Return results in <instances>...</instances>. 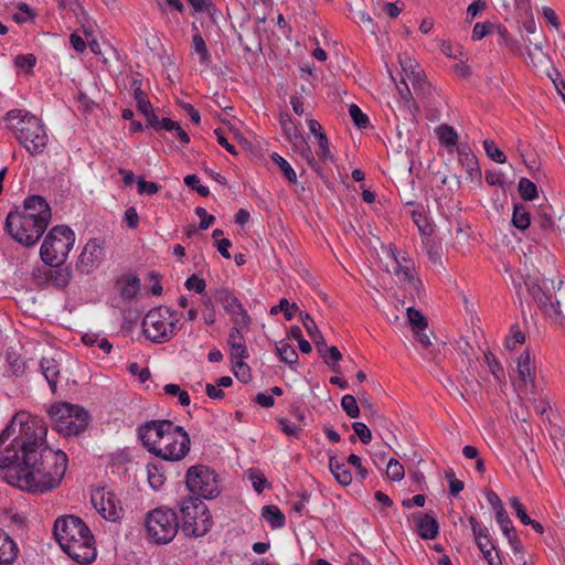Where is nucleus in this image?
<instances>
[{"mask_svg": "<svg viewBox=\"0 0 565 565\" xmlns=\"http://www.w3.org/2000/svg\"><path fill=\"white\" fill-rule=\"evenodd\" d=\"M42 418L18 412L0 434V469L7 483L31 493L49 492L61 483L67 456L45 445Z\"/></svg>", "mask_w": 565, "mask_h": 565, "instance_id": "obj_1", "label": "nucleus"}, {"mask_svg": "<svg viewBox=\"0 0 565 565\" xmlns=\"http://www.w3.org/2000/svg\"><path fill=\"white\" fill-rule=\"evenodd\" d=\"M53 533L61 548L75 562L90 564L96 557L94 536L84 521L65 515L54 522Z\"/></svg>", "mask_w": 565, "mask_h": 565, "instance_id": "obj_2", "label": "nucleus"}, {"mask_svg": "<svg viewBox=\"0 0 565 565\" xmlns=\"http://www.w3.org/2000/svg\"><path fill=\"white\" fill-rule=\"evenodd\" d=\"M8 128L31 156L40 154L47 146L49 136L42 121L34 115L12 109L6 114Z\"/></svg>", "mask_w": 565, "mask_h": 565, "instance_id": "obj_3", "label": "nucleus"}, {"mask_svg": "<svg viewBox=\"0 0 565 565\" xmlns=\"http://www.w3.org/2000/svg\"><path fill=\"white\" fill-rule=\"evenodd\" d=\"M145 526L149 541L163 545L175 537L180 530V521L173 509L158 507L146 514Z\"/></svg>", "mask_w": 565, "mask_h": 565, "instance_id": "obj_4", "label": "nucleus"}, {"mask_svg": "<svg viewBox=\"0 0 565 565\" xmlns=\"http://www.w3.org/2000/svg\"><path fill=\"white\" fill-rule=\"evenodd\" d=\"M54 428L64 436H78L89 425L90 416L82 406L66 402L56 403L49 409Z\"/></svg>", "mask_w": 565, "mask_h": 565, "instance_id": "obj_5", "label": "nucleus"}, {"mask_svg": "<svg viewBox=\"0 0 565 565\" xmlns=\"http://www.w3.org/2000/svg\"><path fill=\"white\" fill-rule=\"evenodd\" d=\"M178 323V313L168 307L160 306L147 312L142 320V331L150 341L164 343L177 333Z\"/></svg>", "mask_w": 565, "mask_h": 565, "instance_id": "obj_6", "label": "nucleus"}, {"mask_svg": "<svg viewBox=\"0 0 565 565\" xmlns=\"http://www.w3.org/2000/svg\"><path fill=\"white\" fill-rule=\"evenodd\" d=\"M181 531L188 537H201L212 527L213 521L206 504L199 498H188L180 502Z\"/></svg>", "mask_w": 565, "mask_h": 565, "instance_id": "obj_7", "label": "nucleus"}, {"mask_svg": "<svg viewBox=\"0 0 565 565\" xmlns=\"http://www.w3.org/2000/svg\"><path fill=\"white\" fill-rule=\"evenodd\" d=\"M74 243L75 234L68 226H54L46 234L42 243L40 249L42 260L47 265L64 262L73 248Z\"/></svg>", "mask_w": 565, "mask_h": 565, "instance_id": "obj_8", "label": "nucleus"}, {"mask_svg": "<svg viewBox=\"0 0 565 565\" xmlns=\"http://www.w3.org/2000/svg\"><path fill=\"white\" fill-rule=\"evenodd\" d=\"M185 484L192 495L200 500H211L220 494L218 476L211 468L196 465L188 469L185 475Z\"/></svg>", "mask_w": 565, "mask_h": 565, "instance_id": "obj_9", "label": "nucleus"}, {"mask_svg": "<svg viewBox=\"0 0 565 565\" xmlns=\"http://www.w3.org/2000/svg\"><path fill=\"white\" fill-rule=\"evenodd\" d=\"M49 225L45 223H38L26 221L20 216L19 207L10 211L7 215L4 230L18 243L25 247L34 246L44 234Z\"/></svg>", "mask_w": 565, "mask_h": 565, "instance_id": "obj_10", "label": "nucleus"}, {"mask_svg": "<svg viewBox=\"0 0 565 565\" xmlns=\"http://www.w3.org/2000/svg\"><path fill=\"white\" fill-rule=\"evenodd\" d=\"M190 446V436L185 429L170 422V428H166V435L154 456L168 461H180L189 454Z\"/></svg>", "mask_w": 565, "mask_h": 565, "instance_id": "obj_11", "label": "nucleus"}, {"mask_svg": "<svg viewBox=\"0 0 565 565\" xmlns=\"http://www.w3.org/2000/svg\"><path fill=\"white\" fill-rule=\"evenodd\" d=\"M216 302L222 305L225 312L231 317L233 324L241 327H249L252 318L244 308L241 300L228 289H217L214 294Z\"/></svg>", "mask_w": 565, "mask_h": 565, "instance_id": "obj_12", "label": "nucleus"}, {"mask_svg": "<svg viewBox=\"0 0 565 565\" xmlns=\"http://www.w3.org/2000/svg\"><path fill=\"white\" fill-rule=\"evenodd\" d=\"M393 258L395 262L394 273L399 281L408 284L412 297H420L423 285L416 276L413 262L405 256V253L402 252H397L396 254L393 253Z\"/></svg>", "mask_w": 565, "mask_h": 565, "instance_id": "obj_13", "label": "nucleus"}, {"mask_svg": "<svg viewBox=\"0 0 565 565\" xmlns=\"http://www.w3.org/2000/svg\"><path fill=\"white\" fill-rule=\"evenodd\" d=\"M170 422L167 419L149 420L138 427V436L150 454L154 455L157 451L166 435V428H170Z\"/></svg>", "mask_w": 565, "mask_h": 565, "instance_id": "obj_14", "label": "nucleus"}, {"mask_svg": "<svg viewBox=\"0 0 565 565\" xmlns=\"http://www.w3.org/2000/svg\"><path fill=\"white\" fill-rule=\"evenodd\" d=\"M92 504L108 521H117L121 518L122 508L116 494L111 491H95L92 494Z\"/></svg>", "mask_w": 565, "mask_h": 565, "instance_id": "obj_15", "label": "nucleus"}, {"mask_svg": "<svg viewBox=\"0 0 565 565\" xmlns=\"http://www.w3.org/2000/svg\"><path fill=\"white\" fill-rule=\"evenodd\" d=\"M20 216L26 221L45 223L49 225L52 213L49 203L40 195H31L24 200L22 210H19Z\"/></svg>", "mask_w": 565, "mask_h": 565, "instance_id": "obj_16", "label": "nucleus"}, {"mask_svg": "<svg viewBox=\"0 0 565 565\" xmlns=\"http://www.w3.org/2000/svg\"><path fill=\"white\" fill-rule=\"evenodd\" d=\"M103 256V247L99 239H89L84 246L77 262V268L88 274L98 264Z\"/></svg>", "mask_w": 565, "mask_h": 565, "instance_id": "obj_17", "label": "nucleus"}, {"mask_svg": "<svg viewBox=\"0 0 565 565\" xmlns=\"http://www.w3.org/2000/svg\"><path fill=\"white\" fill-rule=\"evenodd\" d=\"M249 327H241L234 324L230 330L228 344L232 348V356L236 360H244L248 356L247 348L244 343L243 330H247Z\"/></svg>", "mask_w": 565, "mask_h": 565, "instance_id": "obj_18", "label": "nucleus"}, {"mask_svg": "<svg viewBox=\"0 0 565 565\" xmlns=\"http://www.w3.org/2000/svg\"><path fill=\"white\" fill-rule=\"evenodd\" d=\"M19 555V547L11 536L0 529V565H11Z\"/></svg>", "mask_w": 565, "mask_h": 565, "instance_id": "obj_19", "label": "nucleus"}, {"mask_svg": "<svg viewBox=\"0 0 565 565\" xmlns=\"http://www.w3.org/2000/svg\"><path fill=\"white\" fill-rule=\"evenodd\" d=\"M45 276L46 279L57 288H64L70 284L72 270L68 265L62 263H54L50 265Z\"/></svg>", "mask_w": 565, "mask_h": 565, "instance_id": "obj_20", "label": "nucleus"}, {"mask_svg": "<svg viewBox=\"0 0 565 565\" xmlns=\"http://www.w3.org/2000/svg\"><path fill=\"white\" fill-rule=\"evenodd\" d=\"M40 370L45 377L53 394L57 390V381L61 374V365L54 358L43 356L40 361Z\"/></svg>", "mask_w": 565, "mask_h": 565, "instance_id": "obj_21", "label": "nucleus"}, {"mask_svg": "<svg viewBox=\"0 0 565 565\" xmlns=\"http://www.w3.org/2000/svg\"><path fill=\"white\" fill-rule=\"evenodd\" d=\"M401 65L407 79L412 83L415 89L425 92L428 88V82L424 72L417 65H414L411 58L401 61Z\"/></svg>", "mask_w": 565, "mask_h": 565, "instance_id": "obj_22", "label": "nucleus"}, {"mask_svg": "<svg viewBox=\"0 0 565 565\" xmlns=\"http://www.w3.org/2000/svg\"><path fill=\"white\" fill-rule=\"evenodd\" d=\"M518 373L520 380L523 383L525 390L534 393L535 388V374L533 373V366L529 351L521 354L518 360Z\"/></svg>", "mask_w": 565, "mask_h": 565, "instance_id": "obj_23", "label": "nucleus"}, {"mask_svg": "<svg viewBox=\"0 0 565 565\" xmlns=\"http://www.w3.org/2000/svg\"><path fill=\"white\" fill-rule=\"evenodd\" d=\"M288 140L292 145V148L307 161L309 167L320 173V167L302 134L299 131L298 134L289 137Z\"/></svg>", "mask_w": 565, "mask_h": 565, "instance_id": "obj_24", "label": "nucleus"}, {"mask_svg": "<svg viewBox=\"0 0 565 565\" xmlns=\"http://www.w3.org/2000/svg\"><path fill=\"white\" fill-rule=\"evenodd\" d=\"M418 535L424 540H434L438 535L439 525L435 518L420 513L416 521Z\"/></svg>", "mask_w": 565, "mask_h": 565, "instance_id": "obj_25", "label": "nucleus"}, {"mask_svg": "<svg viewBox=\"0 0 565 565\" xmlns=\"http://www.w3.org/2000/svg\"><path fill=\"white\" fill-rule=\"evenodd\" d=\"M329 469L334 479L341 486H349L352 482L351 471L347 468L345 463L332 455L329 457Z\"/></svg>", "mask_w": 565, "mask_h": 565, "instance_id": "obj_26", "label": "nucleus"}, {"mask_svg": "<svg viewBox=\"0 0 565 565\" xmlns=\"http://www.w3.org/2000/svg\"><path fill=\"white\" fill-rule=\"evenodd\" d=\"M300 317L306 331L316 343L318 352L322 353V347H326V341L322 333L319 331L316 322L313 321L309 313L301 312Z\"/></svg>", "mask_w": 565, "mask_h": 565, "instance_id": "obj_27", "label": "nucleus"}, {"mask_svg": "<svg viewBox=\"0 0 565 565\" xmlns=\"http://www.w3.org/2000/svg\"><path fill=\"white\" fill-rule=\"evenodd\" d=\"M262 516L270 525L271 529H280L285 526L286 518L276 505L263 507Z\"/></svg>", "mask_w": 565, "mask_h": 565, "instance_id": "obj_28", "label": "nucleus"}, {"mask_svg": "<svg viewBox=\"0 0 565 565\" xmlns=\"http://www.w3.org/2000/svg\"><path fill=\"white\" fill-rule=\"evenodd\" d=\"M118 285L120 288V296L124 299L134 298L140 288V279L132 275L124 276L120 280H118Z\"/></svg>", "mask_w": 565, "mask_h": 565, "instance_id": "obj_29", "label": "nucleus"}, {"mask_svg": "<svg viewBox=\"0 0 565 565\" xmlns=\"http://www.w3.org/2000/svg\"><path fill=\"white\" fill-rule=\"evenodd\" d=\"M512 224L520 231L529 228L531 225V216L524 204L516 203L513 207Z\"/></svg>", "mask_w": 565, "mask_h": 565, "instance_id": "obj_30", "label": "nucleus"}, {"mask_svg": "<svg viewBox=\"0 0 565 565\" xmlns=\"http://www.w3.org/2000/svg\"><path fill=\"white\" fill-rule=\"evenodd\" d=\"M536 302L546 316L557 318L561 315L559 302L552 301L551 297L545 292L537 294Z\"/></svg>", "mask_w": 565, "mask_h": 565, "instance_id": "obj_31", "label": "nucleus"}, {"mask_svg": "<svg viewBox=\"0 0 565 565\" xmlns=\"http://www.w3.org/2000/svg\"><path fill=\"white\" fill-rule=\"evenodd\" d=\"M276 353L279 359L286 364L292 366L298 362V353L296 350L287 342H279L276 344Z\"/></svg>", "mask_w": 565, "mask_h": 565, "instance_id": "obj_32", "label": "nucleus"}, {"mask_svg": "<svg viewBox=\"0 0 565 565\" xmlns=\"http://www.w3.org/2000/svg\"><path fill=\"white\" fill-rule=\"evenodd\" d=\"M407 320L413 330V332H417L418 330H426L428 327L427 318L419 311L414 309L413 307H408L406 309Z\"/></svg>", "mask_w": 565, "mask_h": 565, "instance_id": "obj_33", "label": "nucleus"}, {"mask_svg": "<svg viewBox=\"0 0 565 565\" xmlns=\"http://www.w3.org/2000/svg\"><path fill=\"white\" fill-rule=\"evenodd\" d=\"M270 158L278 166L287 181L295 184L297 182V174L290 163L277 152L271 153Z\"/></svg>", "mask_w": 565, "mask_h": 565, "instance_id": "obj_34", "label": "nucleus"}, {"mask_svg": "<svg viewBox=\"0 0 565 565\" xmlns=\"http://www.w3.org/2000/svg\"><path fill=\"white\" fill-rule=\"evenodd\" d=\"M320 354L324 359L326 364H328L332 371H340L338 362L342 359V354L337 347H322V353Z\"/></svg>", "mask_w": 565, "mask_h": 565, "instance_id": "obj_35", "label": "nucleus"}, {"mask_svg": "<svg viewBox=\"0 0 565 565\" xmlns=\"http://www.w3.org/2000/svg\"><path fill=\"white\" fill-rule=\"evenodd\" d=\"M518 190L520 196L524 201H533L537 196V188L535 183H533L527 178H521L519 181Z\"/></svg>", "mask_w": 565, "mask_h": 565, "instance_id": "obj_36", "label": "nucleus"}, {"mask_svg": "<svg viewBox=\"0 0 565 565\" xmlns=\"http://www.w3.org/2000/svg\"><path fill=\"white\" fill-rule=\"evenodd\" d=\"M134 98L136 100L138 111L146 117V119H148L149 117L153 119V107L149 102L147 94L145 92H137V94L134 95Z\"/></svg>", "mask_w": 565, "mask_h": 565, "instance_id": "obj_37", "label": "nucleus"}, {"mask_svg": "<svg viewBox=\"0 0 565 565\" xmlns=\"http://www.w3.org/2000/svg\"><path fill=\"white\" fill-rule=\"evenodd\" d=\"M488 565H502V561L491 540H487L482 547H478Z\"/></svg>", "mask_w": 565, "mask_h": 565, "instance_id": "obj_38", "label": "nucleus"}, {"mask_svg": "<svg viewBox=\"0 0 565 565\" xmlns=\"http://www.w3.org/2000/svg\"><path fill=\"white\" fill-rule=\"evenodd\" d=\"M437 134L440 142L445 146H455L457 143L458 136L451 126L446 124L439 126Z\"/></svg>", "mask_w": 565, "mask_h": 565, "instance_id": "obj_39", "label": "nucleus"}, {"mask_svg": "<svg viewBox=\"0 0 565 565\" xmlns=\"http://www.w3.org/2000/svg\"><path fill=\"white\" fill-rule=\"evenodd\" d=\"M83 342L88 347L97 345L105 353H109L113 348V344L106 338H99L98 334L95 333L84 334Z\"/></svg>", "mask_w": 565, "mask_h": 565, "instance_id": "obj_40", "label": "nucleus"}, {"mask_svg": "<svg viewBox=\"0 0 565 565\" xmlns=\"http://www.w3.org/2000/svg\"><path fill=\"white\" fill-rule=\"evenodd\" d=\"M469 523L471 525L477 546L482 547V540H491L489 530L486 526H481L475 516L469 518Z\"/></svg>", "mask_w": 565, "mask_h": 565, "instance_id": "obj_41", "label": "nucleus"}, {"mask_svg": "<svg viewBox=\"0 0 565 565\" xmlns=\"http://www.w3.org/2000/svg\"><path fill=\"white\" fill-rule=\"evenodd\" d=\"M147 473L149 484L152 489L158 490L163 486L166 478L156 465L149 463L147 466Z\"/></svg>", "mask_w": 565, "mask_h": 565, "instance_id": "obj_42", "label": "nucleus"}, {"mask_svg": "<svg viewBox=\"0 0 565 565\" xmlns=\"http://www.w3.org/2000/svg\"><path fill=\"white\" fill-rule=\"evenodd\" d=\"M483 148L487 156L497 163H504L507 161V156L497 147L493 140H484Z\"/></svg>", "mask_w": 565, "mask_h": 565, "instance_id": "obj_43", "label": "nucleus"}, {"mask_svg": "<svg viewBox=\"0 0 565 565\" xmlns=\"http://www.w3.org/2000/svg\"><path fill=\"white\" fill-rule=\"evenodd\" d=\"M341 406L345 414L350 418H358L360 415V408L356 398L353 395H344L341 399Z\"/></svg>", "mask_w": 565, "mask_h": 565, "instance_id": "obj_44", "label": "nucleus"}, {"mask_svg": "<svg viewBox=\"0 0 565 565\" xmlns=\"http://www.w3.org/2000/svg\"><path fill=\"white\" fill-rule=\"evenodd\" d=\"M296 303H289L286 298L280 299L279 303L270 308V315H277L278 312L282 311L284 316L287 320H291L294 317V313L297 310Z\"/></svg>", "mask_w": 565, "mask_h": 565, "instance_id": "obj_45", "label": "nucleus"}, {"mask_svg": "<svg viewBox=\"0 0 565 565\" xmlns=\"http://www.w3.org/2000/svg\"><path fill=\"white\" fill-rule=\"evenodd\" d=\"M349 115L358 128L362 129L367 127L369 117L361 110L358 105L351 104L349 106Z\"/></svg>", "mask_w": 565, "mask_h": 565, "instance_id": "obj_46", "label": "nucleus"}, {"mask_svg": "<svg viewBox=\"0 0 565 565\" xmlns=\"http://www.w3.org/2000/svg\"><path fill=\"white\" fill-rule=\"evenodd\" d=\"M248 477H249V480L252 481V486H253L254 490L257 493H262L264 491V489L270 487V484L267 481V479L265 478V476L257 470H254V469L249 470Z\"/></svg>", "mask_w": 565, "mask_h": 565, "instance_id": "obj_47", "label": "nucleus"}, {"mask_svg": "<svg viewBox=\"0 0 565 565\" xmlns=\"http://www.w3.org/2000/svg\"><path fill=\"white\" fill-rule=\"evenodd\" d=\"M386 475L393 481L404 478V467L396 459H390L386 467Z\"/></svg>", "mask_w": 565, "mask_h": 565, "instance_id": "obj_48", "label": "nucleus"}, {"mask_svg": "<svg viewBox=\"0 0 565 565\" xmlns=\"http://www.w3.org/2000/svg\"><path fill=\"white\" fill-rule=\"evenodd\" d=\"M194 51L200 55L201 63H206L210 60V53L206 44L201 34L196 33L192 38Z\"/></svg>", "mask_w": 565, "mask_h": 565, "instance_id": "obj_49", "label": "nucleus"}, {"mask_svg": "<svg viewBox=\"0 0 565 565\" xmlns=\"http://www.w3.org/2000/svg\"><path fill=\"white\" fill-rule=\"evenodd\" d=\"M147 121H148V125L150 127H152L153 129L167 130V131H172L174 129V127H177V124H178L177 121H173L170 118H162L161 120H159V118L157 117L156 114H154L153 119L151 117H149L147 119Z\"/></svg>", "mask_w": 565, "mask_h": 565, "instance_id": "obj_50", "label": "nucleus"}, {"mask_svg": "<svg viewBox=\"0 0 565 565\" xmlns=\"http://www.w3.org/2000/svg\"><path fill=\"white\" fill-rule=\"evenodd\" d=\"M200 180L196 174H188L184 178V183L192 190H195L201 196L206 198L210 194V190L207 186L199 184Z\"/></svg>", "mask_w": 565, "mask_h": 565, "instance_id": "obj_51", "label": "nucleus"}, {"mask_svg": "<svg viewBox=\"0 0 565 565\" xmlns=\"http://www.w3.org/2000/svg\"><path fill=\"white\" fill-rule=\"evenodd\" d=\"M484 360L490 372L494 375L495 379L500 380L504 375V371L501 364L497 361L494 354L491 352L484 353Z\"/></svg>", "mask_w": 565, "mask_h": 565, "instance_id": "obj_52", "label": "nucleus"}, {"mask_svg": "<svg viewBox=\"0 0 565 565\" xmlns=\"http://www.w3.org/2000/svg\"><path fill=\"white\" fill-rule=\"evenodd\" d=\"M317 140H318V147H319V151H318L319 158L323 161H328V160L333 161V156L329 149V141H328L327 135L326 134L319 135V138Z\"/></svg>", "mask_w": 565, "mask_h": 565, "instance_id": "obj_53", "label": "nucleus"}, {"mask_svg": "<svg viewBox=\"0 0 565 565\" xmlns=\"http://www.w3.org/2000/svg\"><path fill=\"white\" fill-rule=\"evenodd\" d=\"M352 428L354 430V434L360 438V440L367 445L372 440V433L370 428L361 422H355L352 424Z\"/></svg>", "mask_w": 565, "mask_h": 565, "instance_id": "obj_54", "label": "nucleus"}, {"mask_svg": "<svg viewBox=\"0 0 565 565\" xmlns=\"http://www.w3.org/2000/svg\"><path fill=\"white\" fill-rule=\"evenodd\" d=\"M512 509L515 511L516 516L520 519L522 524L531 523V518L527 515L524 505L521 503L518 497H512L510 500Z\"/></svg>", "mask_w": 565, "mask_h": 565, "instance_id": "obj_55", "label": "nucleus"}, {"mask_svg": "<svg viewBox=\"0 0 565 565\" xmlns=\"http://www.w3.org/2000/svg\"><path fill=\"white\" fill-rule=\"evenodd\" d=\"M184 286L189 290H194L198 294H202L205 290L206 284L204 279L198 277L196 275H192L185 280Z\"/></svg>", "mask_w": 565, "mask_h": 565, "instance_id": "obj_56", "label": "nucleus"}, {"mask_svg": "<svg viewBox=\"0 0 565 565\" xmlns=\"http://www.w3.org/2000/svg\"><path fill=\"white\" fill-rule=\"evenodd\" d=\"M195 214L200 218V225H199L200 230H207L215 222V217L211 214H207V212L204 207H201V206L196 207Z\"/></svg>", "mask_w": 565, "mask_h": 565, "instance_id": "obj_57", "label": "nucleus"}, {"mask_svg": "<svg viewBox=\"0 0 565 565\" xmlns=\"http://www.w3.org/2000/svg\"><path fill=\"white\" fill-rule=\"evenodd\" d=\"M36 58L33 54L18 55L14 60L17 67L25 71H31L35 65Z\"/></svg>", "mask_w": 565, "mask_h": 565, "instance_id": "obj_58", "label": "nucleus"}, {"mask_svg": "<svg viewBox=\"0 0 565 565\" xmlns=\"http://www.w3.org/2000/svg\"><path fill=\"white\" fill-rule=\"evenodd\" d=\"M138 186V193L139 194H156L160 186L156 182L146 181L145 179L140 178L137 182Z\"/></svg>", "mask_w": 565, "mask_h": 565, "instance_id": "obj_59", "label": "nucleus"}, {"mask_svg": "<svg viewBox=\"0 0 565 565\" xmlns=\"http://www.w3.org/2000/svg\"><path fill=\"white\" fill-rule=\"evenodd\" d=\"M278 423H279V426H280L281 430L287 436L299 438V435L301 433V428L298 425L292 424L291 422H289L288 419H285V418H280L278 420Z\"/></svg>", "mask_w": 565, "mask_h": 565, "instance_id": "obj_60", "label": "nucleus"}, {"mask_svg": "<svg viewBox=\"0 0 565 565\" xmlns=\"http://www.w3.org/2000/svg\"><path fill=\"white\" fill-rule=\"evenodd\" d=\"M486 181L490 185H498L503 188L505 185L504 174L499 170H491L486 172Z\"/></svg>", "mask_w": 565, "mask_h": 565, "instance_id": "obj_61", "label": "nucleus"}, {"mask_svg": "<svg viewBox=\"0 0 565 565\" xmlns=\"http://www.w3.org/2000/svg\"><path fill=\"white\" fill-rule=\"evenodd\" d=\"M280 126L287 139L299 132V129L289 116L280 117Z\"/></svg>", "mask_w": 565, "mask_h": 565, "instance_id": "obj_62", "label": "nucleus"}, {"mask_svg": "<svg viewBox=\"0 0 565 565\" xmlns=\"http://www.w3.org/2000/svg\"><path fill=\"white\" fill-rule=\"evenodd\" d=\"M493 25L491 23H476L472 30V40L479 41L490 34Z\"/></svg>", "mask_w": 565, "mask_h": 565, "instance_id": "obj_63", "label": "nucleus"}, {"mask_svg": "<svg viewBox=\"0 0 565 565\" xmlns=\"http://www.w3.org/2000/svg\"><path fill=\"white\" fill-rule=\"evenodd\" d=\"M235 375L239 381L244 383H247L250 380L249 367L246 363L243 362V360H238L235 363Z\"/></svg>", "mask_w": 565, "mask_h": 565, "instance_id": "obj_64", "label": "nucleus"}]
</instances>
